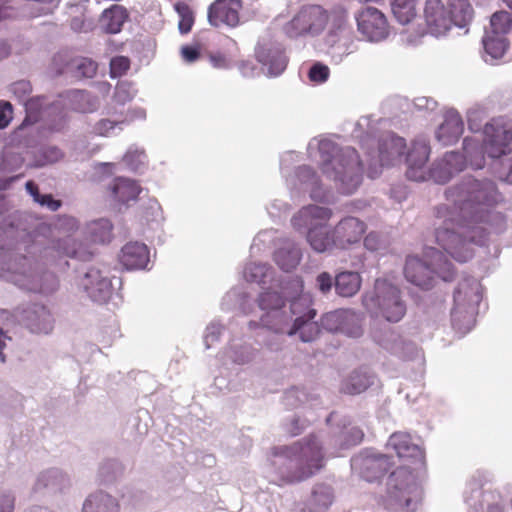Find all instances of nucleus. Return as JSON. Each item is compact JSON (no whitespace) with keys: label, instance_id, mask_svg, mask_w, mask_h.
Listing matches in <instances>:
<instances>
[{"label":"nucleus","instance_id":"1","mask_svg":"<svg viewBox=\"0 0 512 512\" xmlns=\"http://www.w3.org/2000/svg\"><path fill=\"white\" fill-rule=\"evenodd\" d=\"M274 465L279 466V475L286 483L304 481L324 466L322 445L316 436H309L291 446L275 449Z\"/></svg>","mask_w":512,"mask_h":512},{"label":"nucleus","instance_id":"2","mask_svg":"<svg viewBox=\"0 0 512 512\" xmlns=\"http://www.w3.org/2000/svg\"><path fill=\"white\" fill-rule=\"evenodd\" d=\"M446 197L459 209L462 218L482 222L503 201L496 184L488 179L467 177L446 191Z\"/></svg>","mask_w":512,"mask_h":512},{"label":"nucleus","instance_id":"3","mask_svg":"<svg viewBox=\"0 0 512 512\" xmlns=\"http://www.w3.org/2000/svg\"><path fill=\"white\" fill-rule=\"evenodd\" d=\"M404 275L408 282L428 290L433 287L436 275L444 281L453 279V264L440 250L427 247L424 251V260L417 256L406 258Z\"/></svg>","mask_w":512,"mask_h":512},{"label":"nucleus","instance_id":"4","mask_svg":"<svg viewBox=\"0 0 512 512\" xmlns=\"http://www.w3.org/2000/svg\"><path fill=\"white\" fill-rule=\"evenodd\" d=\"M385 508L395 512H415L422 499V490L411 470L399 467L387 478L381 496Z\"/></svg>","mask_w":512,"mask_h":512},{"label":"nucleus","instance_id":"5","mask_svg":"<svg viewBox=\"0 0 512 512\" xmlns=\"http://www.w3.org/2000/svg\"><path fill=\"white\" fill-rule=\"evenodd\" d=\"M484 226H439L435 231L437 243L456 261L464 263L473 256L472 245H485Z\"/></svg>","mask_w":512,"mask_h":512},{"label":"nucleus","instance_id":"6","mask_svg":"<svg viewBox=\"0 0 512 512\" xmlns=\"http://www.w3.org/2000/svg\"><path fill=\"white\" fill-rule=\"evenodd\" d=\"M481 300L480 282L473 277H464L454 291L451 311L452 326L460 334H466L473 328Z\"/></svg>","mask_w":512,"mask_h":512},{"label":"nucleus","instance_id":"7","mask_svg":"<svg viewBox=\"0 0 512 512\" xmlns=\"http://www.w3.org/2000/svg\"><path fill=\"white\" fill-rule=\"evenodd\" d=\"M288 284L291 286L292 293L289 296L292 297L289 310L285 308L280 310H274V312L262 313L259 320H250L248 322V328L250 330L265 329L275 335H295V326H293L294 316L299 314V306L306 302L307 299L304 297L296 298L303 291V281L300 277H292Z\"/></svg>","mask_w":512,"mask_h":512},{"label":"nucleus","instance_id":"8","mask_svg":"<svg viewBox=\"0 0 512 512\" xmlns=\"http://www.w3.org/2000/svg\"><path fill=\"white\" fill-rule=\"evenodd\" d=\"M322 172L339 182L342 193L351 194L361 183L363 167L356 149L346 147L323 163Z\"/></svg>","mask_w":512,"mask_h":512},{"label":"nucleus","instance_id":"9","mask_svg":"<svg viewBox=\"0 0 512 512\" xmlns=\"http://www.w3.org/2000/svg\"><path fill=\"white\" fill-rule=\"evenodd\" d=\"M363 304L370 311L376 310L388 322L396 323L406 313L399 288L386 279L375 281L373 294L365 295Z\"/></svg>","mask_w":512,"mask_h":512},{"label":"nucleus","instance_id":"10","mask_svg":"<svg viewBox=\"0 0 512 512\" xmlns=\"http://www.w3.org/2000/svg\"><path fill=\"white\" fill-rule=\"evenodd\" d=\"M7 271L19 275L21 279H15L20 287L44 294L52 293L57 288V279L53 273L44 272L42 274L35 273L24 255L10 257L7 264Z\"/></svg>","mask_w":512,"mask_h":512},{"label":"nucleus","instance_id":"11","mask_svg":"<svg viewBox=\"0 0 512 512\" xmlns=\"http://www.w3.org/2000/svg\"><path fill=\"white\" fill-rule=\"evenodd\" d=\"M328 22V12L319 5L303 7L286 25L289 37H298L304 34H319Z\"/></svg>","mask_w":512,"mask_h":512},{"label":"nucleus","instance_id":"12","mask_svg":"<svg viewBox=\"0 0 512 512\" xmlns=\"http://www.w3.org/2000/svg\"><path fill=\"white\" fill-rule=\"evenodd\" d=\"M483 150L491 158L507 153L512 141V124L503 118L492 119L484 126Z\"/></svg>","mask_w":512,"mask_h":512},{"label":"nucleus","instance_id":"13","mask_svg":"<svg viewBox=\"0 0 512 512\" xmlns=\"http://www.w3.org/2000/svg\"><path fill=\"white\" fill-rule=\"evenodd\" d=\"M372 338L383 349L403 360H412L420 355L415 343L404 339L388 326L374 329Z\"/></svg>","mask_w":512,"mask_h":512},{"label":"nucleus","instance_id":"14","mask_svg":"<svg viewBox=\"0 0 512 512\" xmlns=\"http://www.w3.org/2000/svg\"><path fill=\"white\" fill-rule=\"evenodd\" d=\"M80 286L87 296L96 303H106L114 287L107 268L90 267L80 280Z\"/></svg>","mask_w":512,"mask_h":512},{"label":"nucleus","instance_id":"15","mask_svg":"<svg viewBox=\"0 0 512 512\" xmlns=\"http://www.w3.org/2000/svg\"><path fill=\"white\" fill-rule=\"evenodd\" d=\"M391 465V458L388 455L372 451L361 452L351 459L352 470L368 482L379 479Z\"/></svg>","mask_w":512,"mask_h":512},{"label":"nucleus","instance_id":"16","mask_svg":"<svg viewBox=\"0 0 512 512\" xmlns=\"http://www.w3.org/2000/svg\"><path fill=\"white\" fill-rule=\"evenodd\" d=\"M339 228L344 226H312L307 233V241L317 252H325L333 247L345 248L357 239L344 238Z\"/></svg>","mask_w":512,"mask_h":512},{"label":"nucleus","instance_id":"17","mask_svg":"<svg viewBox=\"0 0 512 512\" xmlns=\"http://www.w3.org/2000/svg\"><path fill=\"white\" fill-rule=\"evenodd\" d=\"M358 29L371 41H380L389 34V23L382 11L375 7H365L357 18Z\"/></svg>","mask_w":512,"mask_h":512},{"label":"nucleus","instance_id":"18","mask_svg":"<svg viewBox=\"0 0 512 512\" xmlns=\"http://www.w3.org/2000/svg\"><path fill=\"white\" fill-rule=\"evenodd\" d=\"M19 321L34 334H50L54 328V318L50 310L38 303L31 304L20 311Z\"/></svg>","mask_w":512,"mask_h":512},{"label":"nucleus","instance_id":"19","mask_svg":"<svg viewBox=\"0 0 512 512\" xmlns=\"http://www.w3.org/2000/svg\"><path fill=\"white\" fill-rule=\"evenodd\" d=\"M241 0H215L208 8V21L214 27L235 28L240 23Z\"/></svg>","mask_w":512,"mask_h":512},{"label":"nucleus","instance_id":"20","mask_svg":"<svg viewBox=\"0 0 512 512\" xmlns=\"http://www.w3.org/2000/svg\"><path fill=\"white\" fill-rule=\"evenodd\" d=\"M466 167V158L459 152H448L437 161L427 172L426 180H433L438 184H445L457 173Z\"/></svg>","mask_w":512,"mask_h":512},{"label":"nucleus","instance_id":"21","mask_svg":"<svg viewBox=\"0 0 512 512\" xmlns=\"http://www.w3.org/2000/svg\"><path fill=\"white\" fill-rule=\"evenodd\" d=\"M424 18L429 32L435 36L445 34L453 25L442 0H426Z\"/></svg>","mask_w":512,"mask_h":512},{"label":"nucleus","instance_id":"22","mask_svg":"<svg viewBox=\"0 0 512 512\" xmlns=\"http://www.w3.org/2000/svg\"><path fill=\"white\" fill-rule=\"evenodd\" d=\"M430 154V147L425 142H414L409 150L406 162L408 165L406 176L413 181H425V165Z\"/></svg>","mask_w":512,"mask_h":512},{"label":"nucleus","instance_id":"23","mask_svg":"<svg viewBox=\"0 0 512 512\" xmlns=\"http://www.w3.org/2000/svg\"><path fill=\"white\" fill-rule=\"evenodd\" d=\"M464 131V123L460 114L455 110H449L444 115V121L439 126L436 137L443 145L456 143Z\"/></svg>","mask_w":512,"mask_h":512},{"label":"nucleus","instance_id":"24","mask_svg":"<svg viewBox=\"0 0 512 512\" xmlns=\"http://www.w3.org/2000/svg\"><path fill=\"white\" fill-rule=\"evenodd\" d=\"M255 57L259 63L268 68L271 76H278L286 69L287 58L279 48L260 45L255 50Z\"/></svg>","mask_w":512,"mask_h":512},{"label":"nucleus","instance_id":"25","mask_svg":"<svg viewBox=\"0 0 512 512\" xmlns=\"http://www.w3.org/2000/svg\"><path fill=\"white\" fill-rule=\"evenodd\" d=\"M120 261L127 270L143 269L149 262V250L144 243L129 242L121 250Z\"/></svg>","mask_w":512,"mask_h":512},{"label":"nucleus","instance_id":"26","mask_svg":"<svg viewBox=\"0 0 512 512\" xmlns=\"http://www.w3.org/2000/svg\"><path fill=\"white\" fill-rule=\"evenodd\" d=\"M70 479L62 470L58 468H50L41 472L34 484V491L48 490L56 493L68 488Z\"/></svg>","mask_w":512,"mask_h":512},{"label":"nucleus","instance_id":"27","mask_svg":"<svg viewBox=\"0 0 512 512\" xmlns=\"http://www.w3.org/2000/svg\"><path fill=\"white\" fill-rule=\"evenodd\" d=\"M141 190L140 185L135 180L125 177L115 178L109 186L113 200L123 205L137 201Z\"/></svg>","mask_w":512,"mask_h":512},{"label":"nucleus","instance_id":"28","mask_svg":"<svg viewBox=\"0 0 512 512\" xmlns=\"http://www.w3.org/2000/svg\"><path fill=\"white\" fill-rule=\"evenodd\" d=\"M388 446L392 447L399 458H412L423 460L424 454L419 444L412 441L408 433L396 432L392 434L388 441Z\"/></svg>","mask_w":512,"mask_h":512},{"label":"nucleus","instance_id":"29","mask_svg":"<svg viewBox=\"0 0 512 512\" xmlns=\"http://www.w3.org/2000/svg\"><path fill=\"white\" fill-rule=\"evenodd\" d=\"M302 258L300 247L291 240L283 241L274 252V261L285 272L295 269Z\"/></svg>","mask_w":512,"mask_h":512},{"label":"nucleus","instance_id":"30","mask_svg":"<svg viewBox=\"0 0 512 512\" xmlns=\"http://www.w3.org/2000/svg\"><path fill=\"white\" fill-rule=\"evenodd\" d=\"M334 501V492L331 486L319 483L313 486L310 496L306 500V507L310 512H326Z\"/></svg>","mask_w":512,"mask_h":512},{"label":"nucleus","instance_id":"31","mask_svg":"<svg viewBox=\"0 0 512 512\" xmlns=\"http://www.w3.org/2000/svg\"><path fill=\"white\" fill-rule=\"evenodd\" d=\"M128 17L129 14L125 7L114 4L102 12L99 23L106 33L116 34L122 30Z\"/></svg>","mask_w":512,"mask_h":512},{"label":"nucleus","instance_id":"32","mask_svg":"<svg viewBox=\"0 0 512 512\" xmlns=\"http://www.w3.org/2000/svg\"><path fill=\"white\" fill-rule=\"evenodd\" d=\"M316 316L314 309H309L304 315L295 317L293 326H295V334H299V338L304 343L315 341L320 335V326L318 322L312 321Z\"/></svg>","mask_w":512,"mask_h":512},{"label":"nucleus","instance_id":"33","mask_svg":"<svg viewBox=\"0 0 512 512\" xmlns=\"http://www.w3.org/2000/svg\"><path fill=\"white\" fill-rule=\"evenodd\" d=\"M376 377L367 370L353 371L341 385V391L346 394L356 395L364 392L375 383Z\"/></svg>","mask_w":512,"mask_h":512},{"label":"nucleus","instance_id":"34","mask_svg":"<svg viewBox=\"0 0 512 512\" xmlns=\"http://www.w3.org/2000/svg\"><path fill=\"white\" fill-rule=\"evenodd\" d=\"M82 512H119V504L111 495L97 491L86 498Z\"/></svg>","mask_w":512,"mask_h":512},{"label":"nucleus","instance_id":"35","mask_svg":"<svg viewBox=\"0 0 512 512\" xmlns=\"http://www.w3.org/2000/svg\"><path fill=\"white\" fill-rule=\"evenodd\" d=\"M406 147L405 139L395 135H388L379 146V157L382 166L392 164L401 157Z\"/></svg>","mask_w":512,"mask_h":512},{"label":"nucleus","instance_id":"36","mask_svg":"<svg viewBox=\"0 0 512 512\" xmlns=\"http://www.w3.org/2000/svg\"><path fill=\"white\" fill-rule=\"evenodd\" d=\"M449 15L453 25L463 28L474 17V9L469 0H447Z\"/></svg>","mask_w":512,"mask_h":512},{"label":"nucleus","instance_id":"37","mask_svg":"<svg viewBox=\"0 0 512 512\" xmlns=\"http://www.w3.org/2000/svg\"><path fill=\"white\" fill-rule=\"evenodd\" d=\"M361 287V277L354 271H342L335 275V291L341 297L354 296Z\"/></svg>","mask_w":512,"mask_h":512},{"label":"nucleus","instance_id":"38","mask_svg":"<svg viewBox=\"0 0 512 512\" xmlns=\"http://www.w3.org/2000/svg\"><path fill=\"white\" fill-rule=\"evenodd\" d=\"M332 211L323 206L307 205L294 216L296 224H322L330 219Z\"/></svg>","mask_w":512,"mask_h":512},{"label":"nucleus","instance_id":"39","mask_svg":"<svg viewBox=\"0 0 512 512\" xmlns=\"http://www.w3.org/2000/svg\"><path fill=\"white\" fill-rule=\"evenodd\" d=\"M259 350L249 343H233L226 350V356L234 364L246 365L254 361Z\"/></svg>","mask_w":512,"mask_h":512},{"label":"nucleus","instance_id":"40","mask_svg":"<svg viewBox=\"0 0 512 512\" xmlns=\"http://www.w3.org/2000/svg\"><path fill=\"white\" fill-rule=\"evenodd\" d=\"M11 91L21 101H25L27 115L23 121V125L31 124L37 121L38 116L33 115L31 112L34 101H26L27 97L32 91V87L29 81L20 80L11 85Z\"/></svg>","mask_w":512,"mask_h":512},{"label":"nucleus","instance_id":"41","mask_svg":"<svg viewBox=\"0 0 512 512\" xmlns=\"http://www.w3.org/2000/svg\"><path fill=\"white\" fill-rule=\"evenodd\" d=\"M417 0H391V10L400 24L410 23L417 15Z\"/></svg>","mask_w":512,"mask_h":512},{"label":"nucleus","instance_id":"42","mask_svg":"<svg viewBox=\"0 0 512 512\" xmlns=\"http://www.w3.org/2000/svg\"><path fill=\"white\" fill-rule=\"evenodd\" d=\"M362 321L363 318L360 314L353 310L345 309L339 332L352 338H358L363 334Z\"/></svg>","mask_w":512,"mask_h":512},{"label":"nucleus","instance_id":"43","mask_svg":"<svg viewBox=\"0 0 512 512\" xmlns=\"http://www.w3.org/2000/svg\"><path fill=\"white\" fill-rule=\"evenodd\" d=\"M256 302L262 313L285 308V298L275 290L263 291L258 295Z\"/></svg>","mask_w":512,"mask_h":512},{"label":"nucleus","instance_id":"44","mask_svg":"<svg viewBox=\"0 0 512 512\" xmlns=\"http://www.w3.org/2000/svg\"><path fill=\"white\" fill-rule=\"evenodd\" d=\"M485 52L491 56L492 59H500L504 56L509 47L508 40L503 36L486 35L483 39Z\"/></svg>","mask_w":512,"mask_h":512},{"label":"nucleus","instance_id":"45","mask_svg":"<svg viewBox=\"0 0 512 512\" xmlns=\"http://www.w3.org/2000/svg\"><path fill=\"white\" fill-rule=\"evenodd\" d=\"M175 11L179 15L178 29L181 34H188L194 25L195 15L192 8L185 2H177L174 5Z\"/></svg>","mask_w":512,"mask_h":512},{"label":"nucleus","instance_id":"46","mask_svg":"<svg viewBox=\"0 0 512 512\" xmlns=\"http://www.w3.org/2000/svg\"><path fill=\"white\" fill-rule=\"evenodd\" d=\"M492 34L505 36L512 30V16L506 11L495 12L490 19Z\"/></svg>","mask_w":512,"mask_h":512},{"label":"nucleus","instance_id":"47","mask_svg":"<svg viewBox=\"0 0 512 512\" xmlns=\"http://www.w3.org/2000/svg\"><path fill=\"white\" fill-rule=\"evenodd\" d=\"M124 466L118 460L110 459L101 464L98 475L102 482L110 483L123 474Z\"/></svg>","mask_w":512,"mask_h":512},{"label":"nucleus","instance_id":"48","mask_svg":"<svg viewBox=\"0 0 512 512\" xmlns=\"http://www.w3.org/2000/svg\"><path fill=\"white\" fill-rule=\"evenodd\" d=\"M270 269L266 263H249L244 268V278L248 282L265 283Z\"/></svg>","mask_w":512,"mask_h":512},{"label":"nucleus","instance_id":"49","mask_svg":"<svg viewBox=\"0 0 512 512\" xmlns=\"http://www.w3.org/2000/svg\"><path fill=\"white\" fill-rule=\"evenodd\" d=\"M310 401L309 393L299 387L287 390L283 396V403L287 408L294 409Z\"/></svg>","mask_w":512,"mask_h":512},{"label":"nucleus","instance_id":"50","mask_svg":"<svg viewBox=\"0 0 512 512\" xmlns=\"http://www.w3.org/2000/svg\"><path fill=\"white\" fill-rule=\"evenodd\" d=\"M344 313L345 309H338L324 314L320 320L321 327L331 333L339 332Z\"/></svg>","mask_w":512,"mask_h":512},{"label":"nucleus","instance_id":"51","mask_svg":"<svg viewBox=\"0 0 512 512\" xmlns=\"http://www.w3.org/2000/svg\"><path fill=\"white\" fill-rule=\"evenodd\" d=\"M18 226H7V229L4 230V234L9 237H14L15 235H19L22 237L20 242H17L14 246L15 250L20 251L22 247L25 249L28 247L29 243H34V239L32 236V231L27 230L26 228L21 229L20 231L16 229Z\"/></svg>","mask_w":512,"mask_h":512},{"label":"nucleus","instance_id":"52","mask_svg":"<svg viewBox=\"0 0 512 512\" xmlns=\"http://www.w3.org/2000/svg\"><path fill=\"white\" fill-rule=\"evenodd\" d=\"M75 68L78 77L92 78L97 72L98 65L89 58H80L75 61Z\"/></svg>","mask_w":512,"mask_h":512},{"label":"nucleus","instance_id":"53","mask_svg":"<svg viewBox=\"0 0 512 512\" xmlns=\"http://www.w3.org/2000/svg\"><path fill=\"white\" fill-rule=\"evenodd\" d=\"M315 286L321 294L327 295L333 287L335 288V276L323 271L316 276Z\"/></svg>","mask_w":512,"mask_h":512},{"label":"nucleus","instance_id":"54","mask_svg":"<svg viewBox=\"0 0 512 512\" xmlns=\"http://www.w3.org/2000/svg\"><path fill=\"white\" fill-rule=\"evenodd\" d=\"M130 68V60L125 56H116L110 61L111 77H120L124 75Z\"/></svg>","mask_w":512,"mask_h":512},{"label":"nucleus","instance_id":"55","mask_svg":"<svg viewBox=\"0 0 512 512\" xmlns=\"http://www.w3.org/2000/svg\"><path fill=\"white\" fill-rule=\"evenodd\" d=\"M54 248L69 257L82 258V252L76 248V243L70 237L58 240Z\"/></svg>","mask_w":512,"mask_h":512},{"label":"nucleus","instance_id":"56","mask_svg":"<svg viewBox=\"0 0 512 512\" xmlns=\"http://www.w3.org/2000/svg\"><path fill=\"white\" fill-rule=\"evenodd\" d=\"M113 226H96L91 232V241L94 243L106 244L112 239Z\"/></svg>","mask_w":512,"mask_h":512},{"label":"nucleus","instance_id":"57","mask_svg":"<svg viewBox=\"0 0 512 512\" xmlns=\"http://www.w3.org/2000/svg\"><path fill=\"white\" fill-rule=\"evenodd\" d=\"M330 71L328 66L316 63L309 70V79L312 82L322 83L325 82L329 77Z\"/></svg>","mask_w":512,"mask_h":512},{"label":"nucleus","instance_id":"58","mask_svg":"<svg viewBox=\"0 0 512 512\" xmlns=\"http://www.w3.org/2000/svg\"><path fill=\"white\" fill-rule=\"evenodd\" d=\"M364 437L363 431L358 427H350L343 433V445L346 447L358 445Z\"/></svg>","mask_w":512,"mask_h":512},{"label":"nucleus","instance_id":"59","mask_svg":"<svg viewBox=\"0 0 512 512\" xmlns=\"http://www.w3.org/2000/svg\"><path fill=\"white\" fill-rule=\"evenodd\" d=\"M347 11L345 8L338 6L328 13V21L331 20L335 28H341L347 22Z\"/></svg>","mask_w":512,"mask_h":512},{"label":"nucleus","instance_id":"60","mask_svg":"<svg viewBox=\"0 0 512 512\" xmlns=\"http://www.w3.org/2000/svg\"><path fill=\"white\" fill-rule=\"evenodd\" d=\"M13 118V107L8 101H0V129L6 128Z\"/></svg>","mask_w":512,"mask_h":512},{"label":"nucleus","instance_id":"61","mask_svg":"<svg viewBox=\"0 0 512 512\" xmlns=\"http://www.w3.org/2000/svg\"><path fill=\"white\" fill-rule=\"evenodd\" d=\"M221 331L222 326L218 323H211L207 327L204 337L206 348H210L211 344L219 339Z\"/></svg>","mask_w":512,"mask_h":512},{"label":"nucleus","instance_id":"62","mask_svg":"<svg viewBox=\"0 0 512 512\" xmlns=\"http://www.w3.org/2000/svg\"><path fill=\"white\" fill-rule=\"evenodd\" d=\"M15 496L10 491L0 492V512H13Z\"/></svg>","mask_w":512,"mask_h":512},{"label":"nucleus","instance_id":"63","mask_svg":"<svg viewBox=\"0 0 512 512\" xmlns=\"http://www.w3.org/2000/svg\"><path fill=\"white\" fill-rule=\"evenodd\" d=\"M182 58L188 62H195L200 58V46L199 45H186L181 48Z\"/></svg>","mask_w":512,"mask_h":512},{"label":"nucleus","instance_id":"64","mask_svg":"<svg viewBox=\"0 0 512 512\" xmlns=\"http://www.w3.org/2000/svg\"><path fill=\"white\" fill-rule=\"evenodd\" d=\"M385 240L381 238L377 233L371 232L364 239V245L369 250H378L385 246Z\"/></svg>","mask_w":512,"mask_h":512}]
</instances>
